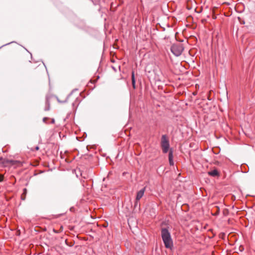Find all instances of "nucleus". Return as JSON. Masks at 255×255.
I'll use <instances>...</instances> for the list:
<instances>
[{
	"label": "nucleus",
	"instance_id": "obj_1",
	"mask_svg": "<svg viewBox=\"0 0 255 255\" xmlns=\"http://www.w3.org/2000/svg\"><path fill=\"white\" fill-rule=\"evenodd\" d=\"M161 236L165 247L171 249L173 247V241L170 233L167 228H163L161 229Z\"/></svg>",
	"mask_w": 255,
	"mask_h": 255
},
{
	"label": "nucleus",
	"instance_id": "obj_2",
	"mask_svg": "<svg viewBox=\"0 0 255 255\" xmlns=\"http://www.w3.org/2000/svg\"><path fill=\"white\" fill-rule=\"evenodd\" d=\"M183 50V45L180 43L174 44L170 48L171 52L177 57L179 56L182 54Z\"/></svg>",
	"mask_w": 255,
	"mask_h": 255
},
{
	"label": "nucleus",
	"instance_id": "obj_3",
	"mask_svg": "<svg viewBox=\"0 0 255 255\" xmlns=\"http://www.w3.org/2000/svg\"><path fill=\"white\" fill-rule=\"evenodd\" d=\"M161 146L163 153H166L168 152L169 148V142L165 134L162 135L161 136Z\"/></svg>",
	"mask_w": 255,
	"mask_h": 255
},
{
	"label": "nucleus",
	"instance_id": "obj_4",
	"mask_svg": "<svg viewBox=\"0 0 255 255\" xmlns=\"http://www.w3.org/2000/svg\"><path fill=\"white\" fill-rule=\"evenodd\" d=\"M145 190V187H144L140 189L137 192L135 200H139L143 196Z\"/></svg>",
	"mask_w": 255,
	"mask_h": 255
},
{
	"label": "nucleus",
	"instance_id": "obj_5",
	"mask_svg": "<svg viewBox=\"0 0 255 255\" xmlns=\"http://www.w3.org/2000/svg\"><path fill=\"white\" fill-rule=\"evenodd\" d=\"M168 157H169V164L170 165H174V162H173V151H172V149H170L169 150Z\"/></svg>",
	"mask_w": 255,
	"mask_h": 255
},
{
	"label": "nucleus",
	"instance_id": "obj_6",
	"mask_svg": "<svg viewBox=\"0 0 255 255\" xmlns=\"http://www.w3.org/2000/svg\"><path fill=\"white\" fill-rule=\"evenodd\" d=\"M139 200H135L134 204V210L136 211L137 210L139 211L140 210V204L138 202Z\"/></svg>",
	"mask_w": 255,
	"mask_h": 255
},
{
	"label": "nucleus",
	"instance_id": "obj_7",
	"mask_svg": "<svg viewBox=\"0 0 255 255\" xmlns=\"http://www.w3.org/2000/svg\"><path fill=\"white\" fill-rule=\"evenodd\" d=\"M209 174L214 177L218 175V171L217 170L215 169L210 171Z\"/></svg>",
	"mask_w": 255,
	"mask_h": 255
},
{
	"label": "nucleus",
	"instance_id": "obj_8",
	"mask_svg": "<svg viewBox=\"0 0 255 255\" xmlns=\"http://www.w3.org/2000/svg\"><path fill=\"white\" fill-rule=\"evenodd\" d=\"M131 81H132V86L134 88H135V80L134 74L133 72H132Z\"/></svg>",
	"mask_w": 255,
	"mask_h": 255
},
{
	"label": "nucleus",
	"instance_id": "obj_9",
	"mask_svg": "<svg viewBox=\"0 0 255 255\" xmlns=\"http://www.w3.org/2000/svg\"><path fill=\"white\" fill-rule=\"evenodd\" d=\"M46 106L45 108V111H49V109H50V104H49V102L47 100L46 101Z\"/></svg>",
	"mask_w": 255,
	"mask_h": 255
},
{
	"label": "nucleus",
	"instance_id": "obj_10",
	"mask_svg": "<svg viewBox=\"0 0 255 255\" xmlns=\"http://www.w3.org/2000/svg\"><path fill=\"white\" fill-rule=\"evenodd\" d=\"M77 91V89H74L73 90H72V91L70 93V94H69L68 95V96H67V98H66V100H65V102H66L67 99H68V98L73 94V93L74 92V91Z\"/></svg>",
	"mask_w": 255,
	"mask_h": 255
},
{
	"label": "nucleus",
	"instance_id": "obj_11",
	"mask_svg": "<svg viewBox=\"0 0 255 255\" xmlns=\"http://www.w3.org/2000/svg\"><path fill=\"white\" fill-rule=\"evenodd\" d=\"M230 2H232V0H231L230 1H224V3L229 5V4H230Z\"/></svg>",
	"mask_w": 255,
	"mask_h": 255
},
{
	"label": "nucleus",
	"instance_id": "obj_12",
	"mask_svg": "<svg viewBox=\"0 0 255 255\" xmlns=\"http://www.w3.org/2000/svg\"><path fill=\"white\" fill-rule=\"evenodd\" d=\"M3 177L2 175L0 174V182L2 181Z\"/></svg>",
	"mask_w": 255,
	"mask_h": 255
},
{
	"label": "nucleus",
	"instance_id": "obj_13",
	"mask_svg": "<svg viewBox=\"0 0 255 255\" xmlns=\"http://www.w3.org/2000/svg\"><path fill=\"white\" fill-rule=\"evenodd\" d=\"M227 213H228V210L224 209V215H225Z\"/></svg>",
	"mask_w": 255,
	"mask_h": 255
},
{
	"label": "nucleus",
	"instance_id": "obj_14",
	"mask_svg": "<svg viewBox=\"0 0 255 255\" xmlns=\"http://www.w3.org/2000/svg\"><path fill=\"white\" fill-rule=\"evenodd\" d=\"M47 120V118H44L43 119V122L46 123V121Z\"/></svg>",
	"mask_w": 255,
	"mask_h": 255
},
{
	"label": "nucleus",
	"instance_id": "obj_15",
	"mask_svg": "<svg viewBox=\"0 0 255 255\" xmlns=\"http://www.w3.org/2000/svg\"><path fill=\"white\" fill-rule=\"evenodd\" d=\"M224 15L228 16L230 15V14H226L225 12H224Z\"/></svg>",
	"mask_w": 255,
	"mask_h": 255
},
{
	"label": "nucleus",
	"instance_id": "obj_16",
	"mask_svg": "<svg viewBox=\"0 0 255 255\" xmlns=\"http://www.w3.org/2000/svg\"><path fill=\"white\" fill-rule=\"evenodd\" d=\"M35 149L36 150H39V148L38 146H37L35 147Z\"/></svg>",
	"mask_w": 255,
	"mask_h": 255
},
{
	"label": "nucleus",
	"instance_id": "obj_17",
	"mask_svg": "<svg viewBox=\"0 0 255 255\" xmlns=\"http://www.w3.org/2000/svg\"><path fill=\"white\" fill-rule=\"evenodd\" d=\"M232 198L233 199V200L235 199V197L233 196H232Z\"/></svg>",
	"mask_w": 255,
	"mask_h": 255
},
{
	"label": "nucleus",
	"instance_id": "obj_18",
	"mask_svg": "<svg viewBox=\"0 0 255 255\" xmlns=\"http://www.w3.org/2000/svg\"><path fill=\"white\" fill-rule=\"evenodd\" d=\"M23 191H24V192H26V188H24V189H23Z\"/></svg>",
	"mask_w": 255,
	"mask_h": 255
},
{
	"label": "nucleus",
	"instance_id": "obj_19",
	"mask_svg": "<svg viewBox=\"0 0 255 255\" xmlns=\"http://www.w3.org/2000/svg\"><path fill=\"white\" fill-rule=\"evenodd\" d=\"M10 43H7V44H5L4 45H2L1 47H2V46H4V45H7V44H10Z\"/></svg>",
	"mask_w": 255,
	"mask_h": 255
},
{
	"label": "nucleus",
	"instance_id": "obj_20",
	"mask_svg": "<svg viewBox=\"0 0 255 255\" xmlns=\"http://www.w3.org/2000/svg\"><path fill=\"white\" fill-rule=\"evenodd\" d=\"M230 222H231V221L230 220H228V222L229 224H230Z\"/></svg>",
	"mask_w": 255,
	"mask_h": 255
},
{
	"label": "nucleus",
	"instance_id": "obj_21",
	"mask_svg": "<svg viewBox=\"0 0 255 255\" xmlns=\"http://www.w3.org/2000/svg\"><path fill=\"white\" fill-rule=\"evenodd\" d=\"M221 236H222V237H221L222 238H223V234H221Z\"/></svg>",
	"mask_w": 255,
	"mask_h": 255
},
{
	"label": "nucleus",
	"instance_id": "obj_22",
	"mask_svg": "<svg viewBox=\"0 0 255 255\" xmlns=\"http://www.w3.org/2000/svg\"><path fill=\"white\" fill-rule=\"evenodd\" d=\"M52 123H54V119L52 120Z\"/></svg>",
	"mask_w": 255,
	"mask_h": 255
}]
</instances>
